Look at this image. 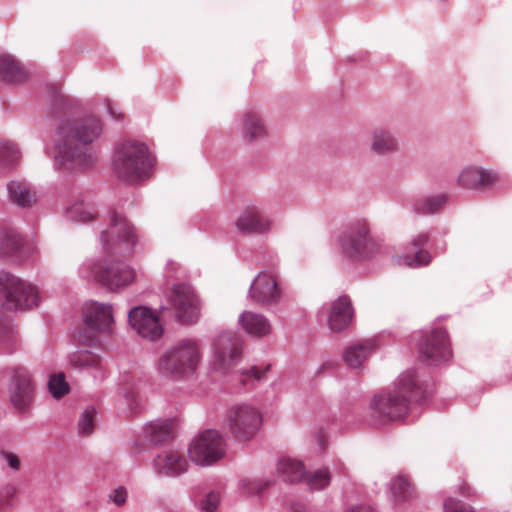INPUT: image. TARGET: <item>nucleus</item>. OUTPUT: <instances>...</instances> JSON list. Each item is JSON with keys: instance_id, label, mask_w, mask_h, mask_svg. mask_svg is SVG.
<instances>
[{"instance_id": "nucleus-43", "label": "nucleus", "mask_w": 512, "mask_h": 512, "mask_svg": "<svg viewBox=\"0 0 512 512\" xmlns=\"http://www.w3.org/2000/svg\"><path fill=\"white\" fill-rule=\"evenodd\" d=\"M456 492L463 497H469L472 495L473 490L465 479L459 478L458 483L456 484Z\"/></svg>"}, {"instance_id": "nucleus-17", "label": "nucleus", "mask_w": 512, "mask_h": 512, "mask_svg": "<svg viewBox=\"0 0 512 512\" xmlns=\"http://www.w3.org/2000/svg\"><path fill=\"white\" fill-rule=\"evenodd\" d=\"M33 389V382L27 369L15 368L11 387V401L14 406L18 409L26 407L32 400Z\"/></svg>"}, {"instance_id": "nucleus-46", "label": "nucleus", "mask_w": 512, "mask_h": 512, "mask_svg": "<svg viewBox=\"0 0 512 512\" xmlns=\"http://www.w3.org/2000/svg\"><path fill=\"white\" fill-rule=\"evenodd\" d=\"M265 373V370H261L258 367H252L249 371H247V375L253 377L256 380H260Z\"/></svg>"}, {"instance_id": "nucleus-8", "label": "nucleus", "mask_w": 512, "mask_h": 512, "mask_svg": "<svg viewBox=\"0 0 512 512\" xmlns=\"http://www.w3.org/2000/svg\"><path fill=\"white\" fill-rule=\"evenodd\" d=\"M339 243L343 254L350 258H363L376 250L366 220L351 223L340 236Z\"/></svg>"}, {"instance_id": "nucleus-26", "label": "nucleus", "mask_w": 512, "mask_h": 512, "mask_svg": "<svg viewBox=\"0 0 512 512\" xmlns=\"http://www.w3.org/2000/svg\"><path fill=\"white\" fill-rule=\"evenodd\" d=\"M277 471L284 481L290 483L302 481L306 475L305 467L302 462L290 457L279 459Z\"/></svg>"}, {"instance_id": "nucleus-37", "label": "nucleus", "mask_w": 512, "mask_h": 512, "mask_svg": "<svg viewBox=\"0 0 512 512\" xmlns=\"http://www.w3.org/2000/svg\"><path fill=\"white\" fill-rule=\"evenodd\" d=\"M23 244V240L16 234H7L0 242V254L10 255L16 252Z\"/></svg>"}, {"instance_id": "nucleus-30", "label": "nucleus", "mask_w": 512, "mask_h": 512, "mask_svg": "<svg viewBox=\"0 0 512 512\" xmlns=\"http://www.w3.org/2000/svg\"><path fill=\"white\" fill-rule=\"evenodd\" d=\"M70 364L75 368L96 369L101 365V359L91 351H77L70 355Z\"/></svg>"}, {"instance_id": "nucleus-40", "label": "nucleus", "mask_w": 512, "mask_h": 512, "mask_svg": "<svg viewBox=\"0 0 512 512\" xmlns=\"http://www.w3.org/2000/svg\"><path fill=\"white\" fill-rule=\"evenodd\" d=\"M268 486L269 482L261 479H247L243 481V489L248 494L260 493Z\"/></svg>"}, {"instance_id": "nucleus-2", "label": "nucleus", "mask_w": 512, "mask_h": 512, "mask_svg": "<svg viewBox=\"0 0 512 512\" xmlns=\"http://www.w3.org/2000/svg\"><path fill=\"white\" fill-rule=\"evenodd\" d=\"M421 389L413 372L404 373L394 390L377 394L370 403L371 417L378 423H386L404 417L408 402L417 400Z\"/></svg>"}, {"instance_id": "nucleus-7", "label": "nucleus", "mask_w": 512, "mask_h": 512, "mask_svg": "<svg viewBox=\"0 0 512 512\" xmlns=\"http://www.w3.org/2000/svg\"><path fill=\"white\" fill-rule=\"evenodd\" d=\"M261 423L260 411L247 403L235 404L226 412L225 424L235 439L241 442L252 439L257 434Z\"/></svg>"}, {"instance_id": "nucleus-9", "label": "nucleus", "mask_w": 512, "mask_h": 512, "mask_svg": "<svg viewBox=\"0 0 512 512\" xmlns=\"http://www.w3.org/2000/svg\"><path fill=\"white\" fill-rule=\"evenodd\" d=\"M93 279L110 291H119L132 284L135 271L128 265L116 261H99L92 265Z\"/></svg>"}, {"instance_id": "nucleus-36", "label": "nucleus", "mask_w": 512, "mask_h": 512, "mask_svg": "<svg viewBox=\"0 0 512 512\" xmlns=\"http://www.w3.org/2000/svg\"><path fill=\"white\" fill-rule=\"evenodd\" d=\"M48 387L50 393L55 398H60L69 392V385L65 380L64 373L51 375L48 382Z\"/></svg>"}, {"instance_id": "nucleus-6", "label": "nucleus", "mask_w": 512, "mask_h": 512, "mask_svg": "<svg viewBox=\"0 0 512 512\" xmlns=\"http://www.w3.org/2000/svg\"><path fill=\"white\" fill-rule=\"evenodd\" d=\"M0 301L7 310L27 309L39 303L38 291L8 273L0 272Z\"/></svg>"}, {"instance_id": "nucleus-23", "label": "nucleus", "mask_w": 512, "mask_h": 512, "mask_svg": "<svg viewBox=\"0 0 512 512\" xmlns=\"http://www.w3.org/2000/svg\"><path fill=\"white\" fill-rule=\"evenodd\" d=\"M375 348L376 342L374 339L355 342L345 349L343 353L344 361L351 368H359Z\"/></svg>"}, {"instance_id": "nucleus-50", "label": "nucleus", "mask_w": 512, "mask_h": 512, "mask_svg": "<svg viewBox=\"0 0 512 512\" xmlns=\"http://www.w3.org/2000/svg\"><path fill=\"white\" fill-rule=\"evenodd\" d=\"M294 512H307V511H306V509H305V508L300 507V508H296V509L294 510Z\"/></svg>"}, {"instance_id": "nucleus-18", "label": "nucleus", "mask_w": 512, "mask_h": 512, "mask_svg": "<svg viewBox=\"0 0 512 512\" xmlns=\"http://www.w3.org/2000/svg\"><path fill=\"white\" fill-rule=\"evenodd\" d=\"M500 176L490 170L479 167H467L458 177V183L467 189H488L498 183Z\"/></svg>"}, {"instance_id": "nucleus-25", "label": "nucleus", "mask_w": 512, "mask_h": 512, "mask_svg": "<svg viewBox=\"0 0 512 512\" xmlns=\"http://www.w3.org/2000/svg\"><path fill=\"white\" fill-rule=\"evenodd\" d=\"M27 77V72L21 63L12 55H0V80L14 83L21 82Z\"/></svg>"}, {"instance_id": "nucleus-4", "label": "nucleus", "mask_w": 512, "mask_h": 512, "mask_svg": "<svg viewBox=\"0 0 512 512\" xmlns=\"http://www.w3.org/2000/svg\"><path fill=\"white\" fill-rule=\"evenodd\" d=\"M103 252L107 257H130L139 242V234L133 223L122 213L113 211L110 224L100 234Z\"/></svg>"}, {"instance_id": "nucleus-27", "label": "nucleus", "mask_w": 512, "mask_h": 512, "mask_svg": "<svg viewBox=\"0 0 512 512\" xmlns=\"http://www.w3.org/2000/svg\"><path fill=\"white\" fill-rule=\"evenodd\" d=\"M8 191L13 202L22 207L31 206L36 202V194L24 181H11Z\"/></svg>"}, {"instance_id": "nucleus-48", "label": "nucleus", "mask_w": 512, "mask_h": 512, "mask_svg": "<svg viewBox=\"0 0 512 512\" xmlns=\"http://www.w3.org/2000/svg\"><path fill=\"white\" fill-rule=\"evenodd\" d=\"M79 217H80V220L83 221V222H86V221H89L91 219H93L94 217V213L91 212V211H81L79 213Z\"/></svg>"}, {"instance_id": "nucleus-34", "label": "nucleus", "mask_w": 512, "mask_h": 512, "mask_svg": "<svg viewBox=\"0 0 512 512\" xmlns=\"http://www.w3.org/2000/svg\"><path fill=\"white\" fill-rule=\"evenodd\" d=\"M149 434L152 442L164 443L172 438V425L169 422L151 424Z\"/></svg>"}, {"instance_id": "nucleus-19", "label": "nucleus", "mask_w": 512, "mask_h": 512, "mask_svg": "<svg viewBox=\"0 0 512 512\" xmlns=\"http://www.w3.org/2000/svg\"><path fill=\"white\" fill-rule=\"evenodd\" d=\"M352 318L353 307L348 296H340L332 302L328 315V326L332 331L340 332L346 329Z\"/></svg>"}, {"instance_id": "nucleus-21", "label": "nucleus", "mask_w": 512, "mask_h": 512, "mask_svg": "<svg viewBox=\"0 0 512 512\" xmlns=\"http://www.w3.org/2000/svg\"><path fill=\"white\" fill-rule=\"evenodd\" d=\"M271 222L262 216L256 208L248 207L236 221L239 231L247 234L264 233L270 229Z\"/></svg>"}, {"instance_id": "nucleus-33", "label": "nucleus", "mask_w": 512, "mask_h": 512, "mask_svg": "<svg viewBox=\"0 0 512 512\" xmlns=\"http://www.w3.org/2000/svg\"><path fill=\"white\" fill-rule=\"evenodd\" d=\"M331 476L328 469H321L312 474L304 476V481L312 490H322L330 483Z\"/></svg>"}, {"instance_id": "nucleus-45", "label": "nucleus", "mask_w": 512, "mask_h": 512, "mask_svg": "<svg viewBox=\"0 0 512 512\" xmlns=\"http://www.w3.org/2000/svg\"><path fill=\"white\" fill-rule=\"evenodd\" d=\"M2 455L12 469L18 470L20 468V460L17 455L13 453H3Z\"/></svg>"}, {"instance_id": "nucleus-28", "label": "nucleus", "mask_w": 512, "mask_h": 512, "mask_svg": "<svg viewBox=\"0 0 512 512\" xmlns=\"http://www.w3.org/2000/svg\"><path fill=\"white\" fill-rule=\"evenodd\" d=\"M244 137L249 141L266 136V127L260 115L254 111H248L243 116Z\"/></svg>"}, {"instance_id": "nucleus-29", "label": "nucleus", "mask_w": 512, "mask_h": 512, "mask_svg": "<svg viewBox=\"0 0 512 512\" xmlns=\"http://www.w3.org/2000/svg\"><path fill=\"white\" fill-rule=\"evenodd\" d=\"M372 150L378 154H388L398 149L396 139L386 130L376 129L372 135Z\"/></svg>"}, {"instance_id": "nucleus-24", "label": "nucleus", "mask_w": 512, "mask_h": 512, "mask_svg": "<svg viewBox=\"0 0 512 512\" xmlns=\"http://www.w3.org/2000/svg\"><path fill=\"white\" fill-rule=\"evenodd\" d=\"M155 465L160 473L167 476H177L187 470L188 462L179 452L168 451L156 458Z\"/></svg>"}, {"instance_id": "nucleus-49", "label": "nucleus", "mask_w": 512, "mask_h": 512, "mask_svg": "<svg viewBox=\"0 0 512 512\" xmlns=\"http://www.w3.org/2000/svg\"><path fill=\"white\" fill-rule=\"evenodd\" d=\"M109 111H110L111 115H112L115 119L119 120V119H122V118H123V114H121V113L116 114V113L113 111V109H112L111 107L109 108Z\"/></svg>"}, {"instance_id": "nucleus-16", "label": "nucleus", "mask_w": 512, "mask_h": 512, "mask_svg": "<svg viewBox=\"0 0 512 512\" xmlns=\"http://www.w3.org/2000/svg\"><path fill=\"white\" fill-rule=\"evenodd\" d=\"M129 322L134 330L144 338L155 340L163 329L158 317L147 307H135L129 312Z\"/></svg>"}, {"instance_id": "nucleus-47", "label": "nucleus", "mask_w": 512, "mask_h": 512, "mask_svg": "<svg viewBox=\"0 0 512 512\" xmlns=\"http://www.w3.org/2000/svg\"><path fill=\"white\" fill-rule=\"evenodd\" d=\"M347 512H374V510L368 505H355L351 506Z\"/></svg>"}, {"instance_id": "nucleus-44", "label": "nucleus", "mask_w": 512, "mask_h": 512, "mask_svg": "<svg viewBox=\"0 0 512 512\" xmlns=\"http://www.w3.org/2000/svg\"><path fill=\"white\" fill-rule=\"evenodd\" d=\"M15 490L12 487H6L0 492V509L8 505V499L13 497Z\"/></svg>"}, {"instance_id": "nucleus-15", "label": "nucleus", "mask_w": 512, "mask_h": 512, "mask_svg": "<svg viewBox=\"0 0 512 512\" xmlns=\"http://www.w3.org/2000/svg\"><path fill=\"white\" fill-rule=\"evenodd\" d=\"M250 297L260 304L277 303L281 298L277 276L270 272L259 273L250 287Z\"/></svg>"}, {"instance_id": "nucleus-13", "label": "nucleus", "mask_w": 512, "mask_h": 512, "mask_svg": "<svg viewBox=\"0 0 512 512\" xmlns=\"http://www.w3.org/2000/svg\"><path fill=\"white\" fill-rule=\"evenodd\" d=\"M214 368L220 372H227L241 357L242 347L240 338L233 333H220L214 340Z\"/></svg>"}, {"instance_id": "nucleus-11", "label": "nucleus", "mask_w": 512, "mask_h": 512, "mask_svg": "<svg viewBox=\"0 0 512 512\" xmlns=\"http://www.w3.org/2000/svg\"><path fill=\"white\" fill-rule=\"evenodd\" d=\"M419 355L430 365L447 361L451 357V348L446 330L435 328L425 333L419 344Z\"/></svg>"}, {"instance_id": "nucleus-1", "label": "nucleus", "mask_w": 512, "mask_h": 512, "mask_svg": "<svg viewBox=\"0 0 512 512\" xmlns=\"http://www.w3.org/2000/svg\"><path fill=\"white\" fill-rule=\"evenodd\" d=\"M101 132L102 125L96 117L63 121L58 128V156L71 167H89L95 161L92 143Z\"/></svg>"}, {"instance_id": "nucleus-31", "label": "nucleus", "mask_w": 512, "mask_h": 512, "mask_svg": "<svg viewBox=\"0 0 512 512\" xmlns=\"http://www.w3.org/2000/svg\"><path fill=\"white\" fill-rule=\"evenodd\" d=\"M391 493L397 501L407 500L414 494V486L404 475L395 477L391 484Z\"/></svg>"}, {"instance_id": "nucleus-22", "label": "nucleus", "mask_w": 512, "mask_h": 512, "mask_svg": "<svg viewBox=\"0 0 512 512\" xmlns=\"http://www.w3.org/2000/svg\"><path fill=\"white\" fill-rule=\"evenodd\" d=\"M239 323L247 334L256 338L265 337L272 330L269 320L264 315L250 311L240 315Z\"/></svg>"}, {"instance_id": "nucleus-3", "label": "nucleus", "mask_w": 512, "mask_h": 512, "mask_svg": "<svg viewBox=\"0 0 512 512\" xmlns=\"http://www.w3.org/2000/svg\"><path fill=\"white\" fill-rule=\"evenodd\" d=\"M153 159L148 147L136 140H124L115 149L113 169L118 178L135 183L148 178L152 172Z\"/></svg>"}, {"instance_id": "nucleus-10", "label": "nucleus", "mask_w": 512, "mask_h": 512, "mask_svg": "<svg viewBox=\"0 0 512 512\" xmlns=\"http://www.w3.org/2000/svg\"><path fill=\"white\" fill-rule=\"evenodd\" d=\"M188 454L190 459L202 466L212 465L225 454V442L216 430H206L191 443Z\"/></svg>"}, {"instance_id": "nucleus-5", "label": "nucleus", "mask_w": 512, "mask_h": 512, "mask_svg": "<svg viewBox=\"0 0 512 512\" xmlns=\"http://www.w3.org/2000/svg\"><path fill=\"white\" fill-rule=\"evenodd\" d=\"M200 361V352L196 342L184 340L163 354L158 362L161 373L183 376L192 373Z\"/></svg>"}, {"instance_id": "nucleus-20", "label": "nucleus", "mask_w": 512, "mask_h": 512, "mask_svg": "<svg viewBox=\"0 0 512 512\" xmlns=\"http://www.w3.org/2000/svg\"><path fill=\"white\" fill-rule=\"evenodd\" d=\"M427 242V234L421 233L417 235L410 244V250L405 255L397 257V264L411 268L428 265L431 261V256L428 251L422 249Z\"/></svg>"}, {"instance_id": "nucleus-39", "label": "nucleus", "mask_w": 512, "mask_h": 512, "mask_svg": "<svg viewBox=\"0 0 512 512\" xmlns=\"http://www.w3.org/2000/svg\"><path fill=\"white\" fill-rule=\"evenodd\" d=\"M444 512H475L474 509L458 499L448 497L443 503Z\"/></svg>"}, {"instance_id": "nucleus-14", "label": "nucleus", "mask_w": 512, "mask_h": 512, "mask_svg": "<svg viewBox=\"0 0 512 512\" xmlns=\"http://www.w3.org/2000/svg\"><path fill=\"white\" fill-rule=\"evenodd\" d=\"M170 302L180 321L189 324L197 321L199 317V302L189 285H175L172 288Z\"/></svg>"}, {"instance_id": "nucleus-12", "label": "nucleus", "mask_w": 512, "mask_h": 512, "mask_svg": "<svg viewBox=\"0 0 512 512\" xmlns=\"http://www.w3.org/2000/svg\"><path fill=\"white\" fill-rule=\"evenodd\" d=\"M84 323L85 331L79 335L83 342H91L98 333L109 332L113 324L112 306L102 303L86 305Z\"/></svg>"}, {"instance_id": "nucleus-38", "label": "nucleus", "mask_w": 512, "mask_h": 512, "mask_svg": "<svg viewBox=\"0 0 512 512\" xmlns=\"http://www.w3.org/2000/svg\"><path fill=\"white\" fill-rule=\"evenodd\" d=\"M96 411L93 407H88L79 419L78 427L82 435H90L94 430V417Z\"/></svg>"}, {"instance_id": "nucleus-35", "label": "nucleus", "mask_w": 512, "mask_h": 512, "mask_svg": "<svg viewBox=\"0 0 512 512\" xmlns=\"http://www.w3.org/2000/svg\"><path fill=\"white\" fill-rule=\"evenodd\" d=\"M20 152L17 146L10 141L0 142V164L12 165L19 162Z\"/></svg>"}, {"instance_id": "nucleus-41", "label": "nucleus", "mask_w": 512, "mask_h": 512, "mask_svg": "<svg viewBox=\"0 0 512 512\" xmlns=\"http://www.w3.org/2000/svg\"><path fill=\"white\" fill-rule=\"evenodd\" d=\"M220 502V496L216 492H210L201 503L203 512H215Z\"/></svg>"}, {"instance_id": "nucleus-32", "label": "nucleus", "mask_w": 512, "mask_h": 512, "mask_svg": "<svg viewBox=\"0 0 512 512\" xmlns=\"http://www.w3.org/2000/svg\"><path fill=\"white\" fill-rule=\"evenodd\" d=\"M446 201L445 195L423 198L416 202L415 210L422 214H432L441 209Z\"/></svg>"}, {"instance_id": "nucleus-42", "label": "nucleus", "mask_w": 512, "mask_h": 512, "mask_svg": "<svg viewBox=\"0 0 512 512\" xmlns=\"http://www.w3.org/2000/svg\"><path fill=\"white\" fill-rule=\"evenodd\" d=\"M109 498L115 505L122 506L126 503L127 491L124 487H118L111 492Z\"/></svg>"}]
</instances>
